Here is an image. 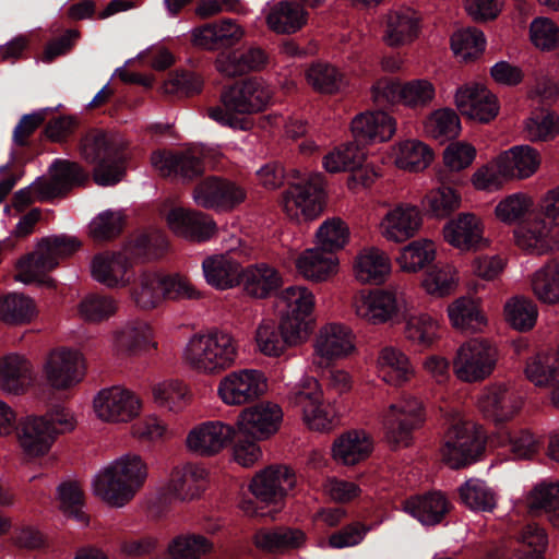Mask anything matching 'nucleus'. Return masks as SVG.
<instances>
[{"instance_id": "1", "label": "nucleus", "mask_w": 559, "mask_h": 559, "mask_svg": "<svg viewBox=\"0 0 559 559\" xmlns=\"http://www.w3.org/2000/svg\"><path fill=\"white\" fill-rule=\"evenodd\" d=\"M274 91L261 78H248L225 87L219 96L221 106L207 109L209 117L233 130L249 131L250 115L264 111L272 103Z\"/></svg>"}, {"instance_id": "2", "label": "nucleus", "mask_w": 559, "mask_h": 559, "mask_svg": "<svg viewBox=\"0 0 559 559\" xmlns=\"http://www.w3.org/2000/svg\"><path fill=\"white\" fill-rule=\"evenodd\" d=\"M148 467L141 455L126 453L103 466L93 477L92 491L112 508L129 503L144 486Z\"/></svg>"}, {"instance_id": "3", "label": "nucleus", "mask_w": 559, "mask_h": 559, "mask_svg": "<svg viewBox=\"0 0 559 559\" xmlns=\"http://www.w3.org/2000/svg\"><path fill=\"white\" fill-rule=\"evenodd\" d=\"M237 357L236 338L217 329L193 334L182 349L185 366L202 376L222 373L236 364Z\"/></svg>"}, {"instance_id": "4", "label": "nucleus", "mask_w": 559, "mask_h": 559, "mask_svg": "<svg viewBox=\"0 0 559 559\" xmlns=\"http://www.w3.org/2000/svg\"><path fill=\"white\" fill-rule=\"evenodd\" d=\"M408 309L406 294L397 286L359 289L350 299L355 318L372 326L396 322Z\"/></svg>"}, {"instance_id": "5", "label": "nucleus", "mask_w": 559, "mask_h": 559, "mask_svg": "<svg viewBox=\"0 0 559 559\" xmlns=\"http://www.w3.org/2000/svg\"><path fill=\"white\" fill-rule=\"evenodd\" d=\"M293 178L282 195L284 213L297 223L316 219L322 212L324 176L321 173L301 174L294 170Z\"/></svg>"}, {"instance_id": "6", "label": "nucleus", "mask_w": 559, "mask_h": 559, "mask_svg": "<svg viewBox=\"0 0 559 559\" xmlns=\"http://www.w3.org/2000/svg\"><path fill=\"white\" fill-rule=\"evenodd\" d=\"M379 420L389 442L407 447L413 431L426 420L424 403L411 393H403L379 414Z\"/></svg>"}, {"instance_id": "7", "label": "nucleus", "mask_w": 559, "mask_h": 559, "mask_svg": "<svg viewBox=\"0 0 559 559\" xmlns=\"http://www.w3.org/2000/svg\"><path fill=\"white\" fill-rule=\"evenodd\" d=\"M80 150L82 158L94 165L93 178L98 186H114L123 178V159L117 145L106 133H87L81 141Z\"/></svg>"}, {"instance_id": "8", "label": "nucleus", "mask_w": 559, "mask_h": 559, "mask_svg": "<svg viewBox=\"0 0 559 559\" xmlns=\"http://www.w3.org/2000/svg\"><path fill=\"white\" fill-rule=\"evenodd\" d=\"M497 347L485 338H471L462 343L452 358L455 378L463 383L473 384L489 378L498 362Z\"/></svg>"}, {"instance_id": "9", "label": "nucleus", "mask_w": 559, "mask_h": 559, "mask_svg": "<svg viewBox=\"0 0 559 559\" xmlns=\"http://www.w3.org/2000/svg\"><path fill=\"white\" fill-rule=\"evenodd\" d=\"M278 320L289 332L295 331L307 341L313 331L316 295L304 285H292L282 289L275 297Z\"/></svg>"}, {"instance_id": "10", "label": "nucleus", "mask_w": 559, "mask_h": 559, "mask_svg": "<svg viewBox=\"0 0 559 559\" xmlns=\"http://www.w3.org/2000/svg\"><path fill=\"white\" fill-rule=\"evenodd\" d=\"M269 391V378L264 371L255 368H243L229 371L217 383V396L230 407L249 405Z\"/></svg>"}, {"instance_id": "11", "label": "nucleus", "mask_w": 559, "mask_h": 559, "mask_svg": "<svg viewBox=\"0 0 559 559\" xmlns=\"http://www.w3.org/2000/svg\"><path fill=\"white\" fill-rule=\"evenodd\" d=\"M484 438L476 426L459 418L448 430L441 448L442 461L451 468H461L474 463L481 453Z\"/></svg>"}, {"instance_id": "12", "label": "nucleus", "mask_w": 559, "mask_h": 559, "mask_svg": "<svg viewBox=\"0 0 559 559\" xmlns=\"http://www.w3.org/2000/svg\"><path fill=\"white\" fill-rule=\"evenodd\" d=\"M385 211L377 224L379 235L388 242L401 245L413 239L421 229L420 209L409 202L383 204Z\"/></svg>"}, {"instance_id": "13", "label": "nucleus", "mask_w": 559, "mask_h": 559, "mask_svg": "<svg viewBox=\"0 0 559 559\" xmlns=\"http://www.w3.org/2000/svg\"><path fill=\"white\" fill-rule=\"evenodd\" d=\"M41 371L50 388L68 391L84 379L85 360L79 350L60 347L47 354Z\"/></svg>"}, {"instance_id": "14", "label": "nucleus", "mask_w": 559, "mask_h": 559, "mask_svg": "<svg viewBox=\"0 0 559 559\" xmlns=\"http://www.w3.org/2000/svg\"><path fill=\"white\" fill-rule=\"evenodd\" d=\"M150 162L153 170L163 178L190 181L203 174L207 155L197 148L186 152L158 150L152 153Z\"/></svg>"}, {"instance_id": "15", "label": "nucleus", "mask_w": 559, "mask_h": 559, "mask_svg": "<svg viewBox=\"0 0 559 559\" xmlns=\"http://www.w3.org/2000/svg\"><path fill=\"white\" fill-rule=\"evenodd\" d=\"M141 407L139 396L119 385L102 389L93 399L95 416L104 423H129L139 416Z\"/></svg>"}, {"instance_id": "16", "label": "nucleus", "mask_w": 559, "mask_h": 559, "mask_svg": "<svg viewBox=\"0 0 559 559\" xmlns=\"http://www.w3.org/2000/svg\"><path fill=\"white\" fill-rule=\"evenodd\" d=\"M283 417L284 413L278 404L263 401L241 409L235 428L243 437L264 441L278 432Z\"/></svg>"}, {"instance_id": "17", "label": "nucleus", "mask_w": 559, "mask_h": 559, "mask_svg": "<svg viewBox=\"0 0 559 559\" xmlns=\"http://www.w3.org/2000/svg\"><path fill=\"white\" fill-rule=\"evenodd\" d=\"M355 350V335L350 328L342 323H326L313 340V364L328 365L350 356Z\"/></svg>"}, {"instance_id": "18", "label": "nucleus", "mask_w": 559, "mask_h": 559, "mask_svg": "<svg viewBox=\"0 0 559 559\" xmlns=\"http://www.w3.org/2000/svg\"><path fill=\"white\" fill-rule=\"evenodd\" d=\"M483 219L472 212H462L448 221L442 229L444 241L460 252L477 251L489 247L484 235Z\"/></svg>"}, {"instance_id": "19", "label": "nucleus", "mask_w": 559, "mask_h": 559, "mask_svg": "<svg viewBox=\"0 0 559 559\" xmlns=\"http://www.w3.org/2000/svg\"><path fill=\"white\" fill-rule=\"evenodd\" d=\"M524 404L522 395L510 384L492 383L481 391L477 400L480 413L495 423L513 419Z\"/></svg>"}, {"instance_id": "20", "label": "nucleus", "mask_w": 559, "mask_h": 559, "mask_svg": "<svg viewBox=\"0 0 559 559\" xmlns=\"http://www.w3.org/2000/svg\"><path fill=\"white\" fill-rule=\"evenodd\" d=\"M557 227L537 213L514 229L515 243L530 254H548L559 249Z\"/></svg>"}, {"instance_id": "21", "label": "nucleus", "mask_w": 559, "mask_h": 559, "mask_svg": "<svg viewBox=\"0 0 559 559\" xmlns=\"http://www.w3.org/2000/svg\"><path fill=\"white\" fill-rule=\"evenodd\" d=\"M455 106L463 116L478 122H489L499 114V103L495 94L478 82L460 86L454 95Z\"/></svg>"}, {"instance_id": "22", "label": "nucleus", "mask_w": 559, "mask_h": 559, "mask_svg": "<svg viewBox=\"0 0 559 559\" xmlns=\"http://www.w3.org/2000/svg\"><path fill=\"white\" fill-rule=\"evenodd\" d=\"M235 426L222 420H209L194 426L186 437V447L201 456L222 452L235 438Z\"/></svg>"}, {"instance_id": "23", "label": "nucleus", "mask_w": 559, "mask_h": 559, "mask_svg": "<svg viewBox=\"0 0 559 559\" xmlns=\"http://www.w3.org/2000/svg\"><path fill=\"white\" fill-rule=\"evenodd\" d=\"M246 190L238 183L219 177H209L193 190V201L204 209L230 210L245 201Z\"/></svg>"}, {"instance_id": "24", "label": "nucleus", "mask_w": 559, "mask_h": 559, "mask_svg": "<svg viewBox=\"0 0 559 559\" xmlns=\"http://www.w3.org/2000/svg\"><path fill=\"white\" fill-rule=\"evenodd\" d=\"M382 40L391 48H401L413 44L420 33V17L408 7L389 10L381 22Z\"/></svg>"}, {"instance_id": "25", "label": "nucleus", "mask_w": 559, "mask_h": 559, "mask_svg": "<svg viewBox=\"0 0 559 559\" xmlns=\"http://www.w3.org/2000/svg\"><path fill=\"white\" fill-rule=\"evenodd\" d=\"M19 445L25 456L37 459L47 455L55 441V430L43 415H28L16 427Z\"/></svg>"}, {"instance_id": "26", "label": "nucleus", "mask_w": 559, "mask_h": 559, "mask_svg": "<svg viewBox=\"0 0 559 559\" xmlns=\"http://www.w3.org/2000/svg\"><path fill=\"white\" fill-rule=\"evenodd\" d=\"M207 476L206 468L195 463L175 467L164 486V495L170 501H192L205 490Z\"/></svg>"}, {"instance_id": "27", "label": "nucleus", "mask_w": 559, "mask_h": 559, "mask_svg": "<svg viewBox=\"0 0 559 559\" xmlns=\"http://www.w3.org/2000/svg\"><path fill=\"white\" fill-rule=\"evenodd\" d=\"M154 331L144 320H129L112 333V350L119 357H133L156 349Z\"/></svg>"}, {"instance_id": "28", "label": "nucleus", "mask_w": 559, "mask_h": 559, "mask_svg": "<svg viewBox=\"0 0 559 559\" xmlns=\"http://www.w3.org/2000/svg\"><path fill=\"white\" fill-rule=\"evenodd\" d=\"M352 272L361 285H382L392 273L391 258L379 247H364L353 259Z\"/></svg>"}, {"instance_id": "29", "label": "nucleus", "mask_w": 559, "mask_h": 559, "mask_svg": "<svg viewBox=\"0 0 559 559\" xmlns=\"http://www.w3.org/2000/svg\"><path fill=\"white\" fill-rule=\"evenodd\" d=\"M298 274L308 282L321 284L331 281L340 271L336 253L320 246L304 250L295 261Z\"/></svg>"}, {"instance_id": "30", "label": "nucleus", "mask_w": 559, "mask_h": 559, "mask_svg": "<svg viewBox=\"0 0 559 559\" xmlns=\"http://www.w3.org/2000/svg\"><path fill=\"white\" fill-rule=\"evenodd\" d=\"M254 341L258 350L266 357H280L288 347H297L307 342L295 331L286 330L284 323L272 319H262L257 325Z\"/></svg>"}, {"instance_id": "31", "label": "nucleus", "mask_w": 559, "mask_h": 559, "mask_svg": "<svg viewBox=\"0 0 559 559\" xmlns=\"http://www.w3.org/2000/svg\"><path fill=\"white\" fill-rule=\"evenodd\" d=\"M165 219L174 234L193 241H205L216 231V224L209 215L183 207L171 209Z\"/></svg>"}, {"instance_id": "32", "label": "nucleus", "mask_w": 559, "mask_h": 559, "mask_svg": "<svg viewBox=\"0 0 559 559\" xmlns=\"http://www.w3.org/2000/svg\"><path fill=\"white\" fill-rule=\"evenodd\" d=\"M296 484L294 473L287 466H271L258 473L249 488L252 495L263 503H276L283 499Z\"/></svg>"}, {"instance_id": "33", "label": "nucleus", "mask_w": 559, "mask_h": 559, "mask_svg": "<svg viewBox=\"0 0 559 559\" xmlns=\"http://www.w3.org/2000/svg\"><path fill=\"white\" fill-rule=\"evenodd\" d=\"M190 34L193 46L214 51L238 44L245 36V29L236 21L224 19L195 27Z\"/></svg>"}, {"instance_id": "34", "label": "nucleus", "mask_w": 559, "mask_h": 559, "mask_svg": "<svg viewBox=\"0 0 559 559\" xmlns=\"http://www.w3.org/2000/svg\"><path fill=\"white\" fill-rule=\"evenodd\" d=\"M266 27L277 35H292L308 22L307 9L297 1L282 0L267 3L263 11Z\"/></svg>"}, {"instance_id": "35", "label": "nucleus", "mask_w": 559, "mask_h": 559, "mask_svg": "<svg viewBox=\"0 0 559 559\" xmlns=\"http://www.w3.org/2000/svg\"><path fill=\"white\" fill-rule=\"evenodd\" d=\"M372 437L362 429L340 435L332 443V459L340 465L354 466L367 460L373 451Z\"/></svg>"}, {"instance_id": "36", "label": "nucleus", "mask_w": 559, "mask_h": 559, "mask_svg": "<svg viewBox=\"0 0 559 559\" xmlns=\"http://www.w3.org/2000/svg\"><path fill=\"white\" fill-rule=\"evenodd\" d=\"M33 364L23 355L9 354L0 359V389L9 394H23L34 383Z\"/></svg>"}, {"instance_id": "37", "label": "nucleus", "mask_w": 559, "mask_h": 559, "mask_svg": "<svg viewBox=\"0 0 559 559\" xmlns=\"http://www.w3.org/2000/svg\"><path fill=\"white\" fill-rule=\"evenodd\" d=\"M447 316L451 326L461 332H481L487 325L480 301L471 296H460L447 306Z\"/></svg>"}, {"instance_id": "38", "label": "nucleus", "mask_w": 559, "mask_h": 559, "mask_svg": "<svg viewBox=\"0 0 559 559\" xmlns=\"http://www.w3.org/2000/svg\"><path fill=\"white\" fill-rule=\"evenodd\" d=\"M377 368L382 380L393 386H402L415 376V368L408 356L399 347L391 345L380 349Z\"/></svg>"}, {"instance_id": "39", "label": "nucleus", "mask_w": 559, "mask_h": 559, "mask_svg": "<svg viewBox=\"0 0 559 559\" xmlns=\"http://www.w3.org/2000/svg\"><path fill=\"white\" fill-rule=\"evenodd\" d=\"M350 128L358 141L384 142L396 132V120L384 111L361 112L353 119Z\"/></svg>"}, {"instance_id": "40", "label": "nucleus", "mask_w": 559, "mask_h": 559, "mask_svg": "<svg viewBox=\"0 0 559 559\" xmlns=\"http://www.w3.org/2000/svg\"><path fill=\"white\" fill-rule=\"evenodd\" d=\"M130 263L121 253H103L96 255L91 263L93 278L109 287H123L130 282Z\"/></svg>"}, {"instance_id": "41", "label": "nucleus", "mask_w": 559, "mask_h": 559, "mask_svg": "<svg viewBox=\"0 0 559 559\" xmlns=\"http://www.w3.org/2000/svg\"><path fill=\"white\" fill-rule=\"evenodd\" d=\"M438 186L430 189L423 199V205L436 218H447L462 205V194L449 186L450 180L444 171L437 175Z\"/></svg>"}, {"instance_id": "42", "label": "nucleus", "mask_w": 559, "mask_h": 559, "mask_svg": "<svg viewBox=\"0 0 559 559\" xmlns=\"http://www.w3.org/2000/svg\"><path fill=\"white\" fill-rule=\"evenodd\" d=\"M204 278L209 285L225 290L240 284L241 266L228 254H213L202 262Z\"/></svg>"}, {"instance_id": "43", "label": "nucleus", "mask_w": 559, "mask_h": 559, "mask_svg": "<svg viewBox=\"0 0 559 559\" xmlns=\"http://www.w3.org/2000/svg\"><path fill=\"white\" fill-rule=\"evenodd\" d=\"M509 179H527L540 167V153L531 145H515L499 154Z\"/></svg>"}, {"instance_id": "44", "label": "nucleus", "mask_w": 559, "mask_h": 559, "mask_svg": "<svg viewBox=\"0 0 559 559\" xmlns=\"http://www.w3.org/2000/svg\"><path fill=\"white\" fill-rule=\"evenodd\" d=\"M404 319L403 334L414 346L430 348L440 338V323L430 313L416 311L402 314Z\"/></svg>"}, {"instance_id": "45", "label": "nucleus", "mask_w": 559, "mask_h": 559, "mask_svg": "<svg viewBox=\"0 0 559 559\" xmlns=\"http://www.w3.org/2000/svg\"><path fill=\"white\" fill-rule=\"evenodd\" d=\"M391 159L399 169L418 173L430 165L433 153L421 141L407 139L399 141L392 146Z\"/></svg>"}, {"instance_id": "46", "label": "nucleus", "mask_w": 559, "mask_h": 559, "mask_svg": "<svg viewBox=\"0 0 559 559\" xmlns=\"http://www.w3.org/2000/svg\"><path fill=\"white\" fill-rule=\"evenodd\" d=\"M214 551V543L206 536L185 532L174 536L164 555L155 559H202Z\"/></svg>"}, {"instance_id": "47", "label": "nucleus", "mask_w": 559, "mask_h": 559, "mask_svg": "<svg viewBox=\"0 0 559 559\" xmlns=\"http://www.w3.org/2000/svg\"><path fill=\"white\" fill-rule=\"evenodd\" d=\"M460 271L452 263H438L427 269L420 280V287L432 298H445L457 289Z\"/></svg>"}, {"instance_id": "48", "label": "nucleus", "mask_w": 559, "mask_h": 559, "mask_svg": "<svg viewBox=\"0 0 559 559\" xmlns=\"http://www.w3.org/2000/svg\"><path fill=\"white\" fill-rule=\"evenodd\" d=\"M436 258V243L428 238H419L401 248L395 262L401 272L417 274L430 265Z\"/></svg>"}, {"instance_id": "49", "label": "nucleus", "mask_w": 559, "mask_h": 559, "mask_svg": "<svg viewBox=\"0 0 559 559\" xmlns=\"http://www.w3.org/2000/svg\"><path fill=\"white\" fill-rule=\"evenodd\" d=\"M449 501L441 492L416 496L404 502L403 510L426 525L439 523L449 511Z\"/></svg>"}, {"instance_id": "50", "label": "nucleus", "mask_w": 559, "mask_h": 559, "mask_svg": "<svg viewBox=\"0 0 559 559\" xmlns=\"http://www.w3.org/2000/svg\"><path fill=\"white\" fill-rule=\"evenodd\" d=\"M240 283L248 295L265 298L282 285V277L275 269L261 263L241 269Z\"/></svg>"}, {"instance_id": "51", "label": "nucleus", "mask_w": 559, "mask_h": 559, "mask_svg": "<svg viewBox=\"0 0 559 559\" xmlns=\"http://www.w3.org/2000/svg\"><path fill=\"white\" fill-rule=\"evenodd\" d=\"M162 273L145 271L139 274L130 296L136 308L153 310L159 307L164 300Z\"/></svg>"}, {"instance_id": "52", "label": "nucleus", "mask_w": 559, "mask_h": 559, "mask_svg": "<svg viewBox=\"0 0 559 559\" xmlns=\"http://www.w3.org/2000/svg\"><path fill=\"white\" fill-rule=\"evenodd\" d=\"M526 503L532 513H545L552 526L559 528V481L537 484L528 493Z\"/></svg>"}, {"instance_id": "53", "label": "nucleus", "mask_w": 559, "mask_h": 559, "mask_svg": "<svg viewBox=\"0 0 559 559\" xmlns=\"http://www.w3.org/2000/svg\"><path fill=\"white\" fill-rule=\"evenodd\" d=\"M306 535L301 530L278 527L274 530L263 528L253 536L257 548L266 552H280L304 545Z\"/></svg>"}, {"instance_id": "54", "label": "nucleus", "mask_w": 559, "mask_h": 559, "mask_svg": "<svg viewBox=\"0 0 559 559\" xmlns=\"http://www.w3.org/2000/svg\"><path fill=\"white\" fill-rule=\"evenodd\" d=\"M523 133L531 142L552 141L559 134V116L549 109H537L523 122Z\"/></svg>"}, {"instance_id": "55", "label": "nucleus", "mask_w": 559, "mask_h": 559, "mask_svg": "<svg viewBox=\"0 0 559 559\" xmlns=\"http://www.w3.org/2000/svg\"><path fill=\"white\" fill-rule=\"evenodd\" d=\"M36 316L35 301L24 294L11 293L0 298V320L7 324H25Z\"/></svg>"}, {"instance_id": "56", "label": "nucleus", "mask_w": 559, "mask_h": 559, "mask_svg": "<svg viewBox=\"0 0 559 559\" xmlns=\"http://www.w3.org/2000/svg\"><path fill=\"white\" fill-rule=\"evenodd\" d=\"M503 316L511 328L520 332H526L535 326L538 309L532 299L524 296H513L506 301Z\"/></svg>"}, {"instance_id": "57", "label": "nucleus", "mask_w": 559, "mask_h": 559, "mask_svg": "<svg viewBox=\"0 0 559 559\" xmlns=\"http://www.w3.org/2000/svg\"><path fill=\"white\" fill-rule=\"evenodd\" d=\"M81 247V241L75 237L67 234L52 235L41 238L36 248L46 262L55 270L61 260L71 257Z\"/></svg>"}, {"instance_id": "58", "label": "nucleus", "mask_w": 559, "mask_h": 559, "mask_svg": "<svg viewBox=\"0 0 559 559\" xmlns=\"http://www.w3.org/2000/svg\"><path fill=\"white\" fill-rule=\"evenodd\" d=\"M536 298L547 305L559 302V258L537 270L531 281Z\"/></svg>"}, {"instance_id": "59", "label": "nucleus", "mask_w": 559, "mask_h": 559, "mask_svg": "<svg viewBox=\"0 0 559 559\" xmlns=\"http://www.w3.org/2000/svg\"><path fill=\"white\" fill-rule=\"evenodd\" d=\"M154 402L170 412L182 409L189 400L187 385L178 379H164L152 385Z\"/></svg>"}, {"instance_id": "60", "label": "nucleus", "mask_w": 559, "mask_h": 559, "mask_svg": "<svg viewBox=\"0 0 559 559\" xmlns=\"http://www.w3.org/2000/svg\"><path fill=\"white\" fill-rule=\"evenodd\" d=\"M462 502L474 511H492L497 504V495L485 480L471 478L459 489Z\"/></svg>"}, {"instance_id": "61", "label": "nucleus", "mask_w": 559, "mask_h": 559, "mask_svg": "<svg viewBox=\"0 0 559 559\" xmlns=\"http://www.w3.org/2000/svg\"><path fill=\"white\" fill-rule=\"evenodd\" d=\"M364 154L355 142L335 146L322 158V167L330 174L354 170L361 164Z\"/></svg>"}, {"instance_id": "62", "label": "nucleus", "mask_w": 559, "mask_h": 559, "mask_svg": "<svg viewBox=\"0 0 559 559\" xmlns=\"http://www.w3.org/2000/svg\"><path fill=\"white\" fill-rule=\"evenodd\" d=\"M484 33L475 27L461 28L451 36V49L463 61L478 58L485 50Z\"/></svg>"}, {"instance_id": "63", "label": "nucleus", "mask_w": 559, "mask_h": 559, "mask_svg": "<svg viewBox=\"0 0 559 559\" xmlns=\"http://www.w3.org/2000/svg\"><path fill=\"white\" fill-rule=\"evenodd\" d=\"M525 376L536 386L550 385L559 377L558 358L552 352L536 354L527 360Z\"/></svg>"}, {"instance_id": "64", "label": "nucleus", "mask_w": 559, "mask_h": 559, "mask_svg": "<svg viewBox=\"0 0 559 559\" xmlns=\"http://www.w3.org/2000/svg\"><path fill=\"white\" fill-rule=\"evenodd\" d=\"M424 128L429 136L443 142L460 133L461 121L452 109L443 108L430 114L425 120Z\"/></svg>"}]
</instances>
